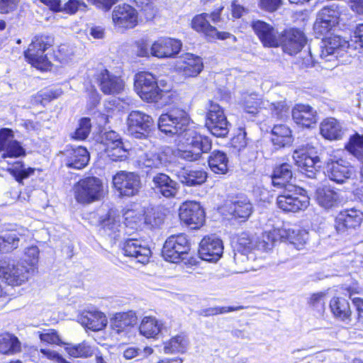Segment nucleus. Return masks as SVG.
Here are the masks:
<instances>
[{
    "label": "nucleus",
    "mask_w": 363,
    "mask_h": 363,
    "mask_svg": "<svg viewBox=\"0 0 363 363\" xmlns=\"http://www.w3.org/2000/svg\"><path fill=\"white\" fill-rule=\"evenodd\" d=\"M315 199L321 208L328 211L338 208L343 200L340 191L330 186L317 188Z\"/></svg>",
    "instance_id": "obj_21"
},
{
    "label": "nucleus",
    "mask_w": 363,
    "mask_h": 363,
    "mask_svg": "<svg viewBox=\"0 0 363 363\" xmlns=\"http://www.w3.org/2000/svg\"><path fill=\"white\" fill-rule=\"evenodd\" d=\"M153 189L155 192L162 194L166 198L175 197L178 193L177 183L168 175L158 173L152 178Z\"/></svg>",
    "instance_id": "obj_30"
},
{
    "label": "nucleus",
    "mask_w": 363,
    "mask_h": 363,
    "mask_svg": "<svg viewBox=\"0 0 363 363\" xmlns=\"http://www.w3.org/2000/svg\"><path fill=\"white\" fill-rule=\"evenodd\" d=\"M101 231L111 239L118 240L121 237V229L125 228L121 224L120 216L113 211H110L100 220Z\"/></svg>",
    "instance_id": "obj_32"
},
{
    "label": "nucleus",
    "mask_w": 363,
    "mask_h": 363,
    "mask_svg": "<svg viewBox=\"0 0 363 363\" xmlns=\"http://www.w3.org/2000/svg\"><path fill=\"white\" fill-rule=\"evenodd\" d=\"M342 13V7L338 4H333L332 5L323 8L318 13L317 16L328 20L329 22L332 23V25L337 26Z\"/></svg>",
    "instance_id": "obj_47"
},
{
    "label": "nucleus",
    "mask_w": 363,
    "mask_h": 363,
    "mask_svg": "<svg viewBox=\"0 0 363 363\" xmlns=\"http://www.w3.org/2000/svg\"><path fill=\"white\" fill-rule=\"evenodd\" d=\"M238 244L245 252L257 250V239L250 237L247 233H242L238 238Z\"/></svg>",
    "instance_id": "obj_61"
},
{
    "label": "nucleus",
    "mask_w": 363,
    "mask_h": 363,
    "mask_svg": "<svg viewBox=\"0 0 363 363\" xmlns=\"http://www.w3.org/2000/svg\"><path fill=\"white\" fill-rule=\"evenodd\" d=\"M91 121L88 118H83L79 121V127L74 133L73 138L77 140H83L86 139L91 131Z\"/></svg>",
    "instance_id": "obj_55"
},
{
    "label": "nucleus",
    "mask_w": 363,
    "mask_h": 363,
    "mask_svg": "<svg viewBox=\"0 0 363 363\" xmlns=\"http://www.w3.org/2000/svg\"><path fill=\"white\" fill-rule=\"evenodd\" d=\"M135 89L140 97L147 102L157 101L162 97L155 77L150 72H142L135 75Z\"/></svg>",
    "instance_id": "obj_10"
},
{
    "label": "nucleus",
    "mask_w": 363,
    "mask_h": 363,
    "mask_svg": "<svg viewBox=\"0 0 363 363\" xmlns=\"http://www.w3.org/2000/svg\"><path fill=\"white\" fill-rule=\"evenodd\" d=\"M306 44V38L300 30L291 28L284 30L279 37V45L284 52L294 55L299 52Z\"/></svg>",
    "instance_id": "obj_16"
},
{
    "label": "nucleus",
    "mask_w": 363,
    "mask_h": 363,
    "mask_svg": "<svg viewBox=\"0 0 363 363\" xmlns=\"http://www.w3.org/2000/svg\"><path fill=\"white\" fill-rule=\"evenodd\" d=\"M9 172L18 182L22 183L24 179L34 174L35 169L26 167L21 162H16L9 168Z\"/></svg>",
    "instance_id": "obj_49"
},
{
    "label": "nucleus",
    "mask_w": 363,
    "mask_h": 363,
    "mask_svg": "<svg viewBox=\"0 0 363 363\" xmlns=\"http://www.w3.org/2000/svg\"><path fill=\"white\" fill-rule=\"evenodd\" d=\"M322 136L330 140H340L343 135L341 124L334 118L325 119L320 125Z\"/></svg>",
    "instance_id": "obj_37"
},
{
    "label": "nucleus",
    "mask_w": 363,
    "mask_h": 363,
    "mask_svg": "<svg viewBox=\"0 0 363 363\" xmlns=\"http://www.w3.org/2000/svg\"><path fill=\"white\" fill-rule=\"evenodd\" d=\"M294 121L303 127L310 128L318 121L316 111L309 105L298 104L291 111Z\"/></svg>",
    "instance_id": "obj_29"
},
{
    "label": "nucleus",
    "mask_w": 363,
    "mask_h": 363,
    "mask_svg": "<svg viewBox=\"0 0 363 363\" xmlns=\"http://www.w3.org/2000/svg\"><path fill=\"white\" fill-rule=\"evenodd\" d=\"M179 218L192 229H198L205 222V213L199 202L186 201L179 207Z\"/></svg>",
    "instance_id": "obj_14"
},
{
    "label": "nucleus",
    "mask_w": 363,
    "mask_h": 363,
    "mask_svg": "<svg viewBox=\"0 0 363 363\" xmlns=\"http://www.w3.org/2000/svg\"><path fill=\"white\" fill-rule=\"evenodd\" d=\"M153 350L149 347H145L143 349L131 347L123 352V357L126 359H131L136 357H146L151 354Z\"/></svg>",
    "instance_id": "obj_58"
},
{
    "label": "nucleus",
    "mask_w": 363,
    "mask_h": 363,
    "mask_svg": "<svg viewBox=\"0 0 363 363\" xmlns=\"http://www.w3.org/2000/svg\"><path fill=\"white\" fill-rule=\"evenodd\" d=\"M264 100L258 99L256 94L246 96L243 100V108L246 113L255 115L259 110L263 108L262 102Z\"/></svg>",
    "instance_id": "obj_51"
},
{
    "label": "nucleus",
    "mask_w": 363,
    "mask_h": 363,
    "mask_svg": "<svg viewBox=\"0 0 363 363\" xmlns=\"http://www.w3.org/2000/svg\"><path fill=\"white\" fill-rule=\"evenodd\" d=\"M320 49V58L325 62H333V66H336V62L341 60L339 58L343 57L349 52L350 45L339 35L330 34L322 39Z\"/></svg>",
    "instance_id": "obj_5"
},
{
    "label": "nucleus",
    "mask_w": 363,
    "mask_h": 363,
    "mask_svg": "<svg viewBox=\"0 0 363 363\" xmlns=\"http://www.w3.org/2000/svg\"><path fill=\"white\" fill-rule=\"evenodd\" d=\"M252 28L264 47L277 48L279 46V35L273 26L263 21L252 22Z\"/></svg>",
    "instance_id": "obj_20"
},
{
    "label": "nucleus",
    "mask_w": 363,
    "mask_h": 363,
    "mask_svg": "<svg viewBox=\"0 0 363 363\" xmlns=\"http://www.w3.org/2000/svg\"><path fill=\"white\" fill-rule=\"evenodd\" d=\"M124 255L133 257L138 262L147 264L151 256V250L143 241L135 238L127 239L122 247Z\"/></svg>",
    "instance_id": "obj_24"
},
{
    "label": "nucleus",
    "mask_w": 363,
    "mask_h": 363,
    "mask_svg": "<svg viewBox=\"0 0 363 363\" xmlns=\"http://www.w3.org/2000/svg\"><path fill=\"white\" fill-rule=\"evenodd\" d=\"M326 174L328 178L337 184H343L354 174V169L349 162L340 159L327 163Z\"/></svg>",
    "instance_id": "obj_25"
},
{
    "label": "nucleus",
    "mask_w": 363,
    "mask_h": 363,
    "mask_svg": "<svg viewBox=\"0 0 363 363\" xmlns=\"http://www.w3.org/2000/svg\"><path fill=\"white\" fill-rule=\"evenodd\" d=\"M306 235L307 233L301 235V232L298 231L296 234L297 238H295L284 229L274 228L264 232L259 238H257V250L268 252L274 247L276 242L285 239L295 245H301L306 242V238H303Z\"/></svg>",
    "instance_id": "obj_8"
},
{
    "label": "nucleus",
    "mask_w": 363,
    "mask_h": 363,
    "mask_svg": "<svg viewBox=\"0 0 363 363\" xmlns=\"http://www.w3.org/2000/svg\"><path fill=\"white\" fill-rule=\"evenodd\" d=\"M153 123L149 115L139 111H133L127 120L128 131L135 138H143L150 132Z\"/></svg>",
    "instance_id": "obj_15"
},
{
    "label": "nucleus",
    "mask_w": 363,
    "mask_h": 363,
    "mask_svg": "<svg viewBox=\"0 0 363 363\" xmlns=\"http://www.w3.org/2000/svg\"><path fill=\"white\" fill-rule=\"evenodd\" d=\"M346 149L362 164L360 183L363 188V136L356 135L351 137L346 145Z\"/></svg>",
    "instance_id": "obj_44"
},
{
    "label": "nucleus",
    "mask_w": 363,
    "mask_h": 363,
    "mask_svg": "<svg viewBox=\"0 0 363 363\" xmlns=\"http://www.w3.org/2000/svg\"><path fill=\"white\" fill-rule=\"evenodd\" d=\"M234 261L238 265L237 273H243L252 269L250 265L249 257L244 252H237L234 255Z\"/></svg>",
    "instance_id": "obj_56"
},
{
    "label": "nucleus",
    "mask_w": 363,
    "mask_h": 363,
    "mask_svg": "<svg viewBox=\"0 0 363 363\" xmlns=\"http://www.w3.org/2000/svg\"><path fill=\"white\" fill-rule=\"evenodd\" d=\"M325 292L313 294L310 298L309 303L318 312L322 313L325 310Z\"/></svg>",
    "instance_id": "obj_60"
},
{
    "label": "nucleus",
    "mask_w": 363,
    "mask_h": 363,
    "mask_svg": "<svg viewBox=\"0 0 363 363\" xmlns=\"http://www.w3.org/2000/svg\"><path fill=\"white\" fill-rule=\"evenodd\" d=\"M138 11L127 4H119L113 10L112 21L115 26L121 28H133L138 24Z\"/></svg>",
    "instance_id": "obj_18"
},
{
    "label": "nucleus",
    "mask_w": 363,
    "mask_h": 363,
    "mask_svg": "<svg viewBox=\"0 0 363 363\" xmlns=\"http://www.w3.org/2000/svg\"><path fill=\"white\" fill-rule=\"evenodd\" d=\"M74 198L79 203H91L100 200L104 194V186L100 179L87 177L80 179L73 187Z\"/></svg>",
    "instance_id": "obj_4"
},
{
    "label": "nucleus",
    "mask_w": 363,
    "mask_h": 363,
    "mask_svg": "<svg viewBox=\"0 0 363 363\" xmlns=\"http://www.w3.org/2000/svg\"><path fill=\"white\" fill-rule=\"evenodd\" d=\"M208 165L215 174H225L228 170V157L227 155L220 150L213 151L208 157Z\"/></svg>",
    "instance_id": "obj_40"
},
{
    "label": "nucleus",
    "mask_w": 363,
    "mask_h": 363,
    "mask_svg": "<svg viewBox=\"0 0 363 363\" xmlns=\"http://www.w3.org/2000/svg\"><path fill=\"white\" fill-rule=\"evenodd\" d=\"M39 250L36 246L28 247L25 252L26 262L28 266L33 268V266L38 262Z\"/></svg>",
    "instance_id": "obj_64"
},
{
    "label": "nucleus",
    "mask_w": 363,
    "mask_h": 363,
    "mask_svg": "<svg viewBox=\"0 0 363 363\" xmlns=\"http://www.w3.org/2000/svg\"><path fill=\"white\" fill-rule=\"evenodd\" d=\"M330 308L334 316L346 323L351 321L352 311L347 300L343 298L335 297L331 299Z\"/></svg>",
    "instance_id": "obj_38"
},
{
    "label": "nucleus",
    "mask_w": 363,
    "mask_h": 363,
    "mask_svg": "<svg viewBox=\"0 0 363 363\" xmlns=\"http://www.w3.org/2000/svg\"><path fill=\"white\" fill-rule=\"evenodd\" d=\"M229 211L235 218L247 219L252 213V205L245 197H242L233 202Z\"/></svg>",
    "instance_id": "obj_43"
},
{
    "label": "nucleus",
    "mask_w": 363,
    "mask_h": 363,
    "mask_svg": "<svg viewBox=\"0 0 363 363\" xmlns=\"http://www.w3.org/2000/svg\"><path fill=\"white\" fill-rule=\"evenodd\" d=\"M158 128L167 135H178L181 138L189 130H194L188 113L183 110L162 114L158 120Z\"/></svg>",
    "instance_id": "obj_2"
},
{
    "label": "nucleus",
    "mask_w": 363,
    "mask_h": 363,
    "mask_svg": "<svg viewBox=\"0 0 363 363\" xmlns=\"http://www.w3.org/2000/svg\"><path fill=\"white\" fill-rule=\"evenodd\" d=\"M336 26V25H332V23L329 22L328 20L317 16L313 29L316 34L325 35Z\"/></svg>",
    "instance_id": "obj_57"
},
{
    "label": "nucleus",
    "mask_w": 363,
    "mask_h": 363,
    "mask_svg": "<svg viewBox=\"0 0 363 363\" xmlns=\"http://www.w3.org/2000/svg\"><path fill=\"white\" fill-rule=\"evenodd\" d=\"M157 153L160 159H162V161H161L162 166H166L168 163L172 162L174 157H177L176 150L169 146L164 147L162 150Z\"/></svg>",
    "instance_id": "obj_63"
},
{
    "label": "nucleus",
    "mask_w": 363,
    "mask_h": 363,
    "mask_svg": "<svg viewBox=\"0 0 363 363\" xmlns=\"http://www.w3.org/2000/svg\"><path fill=\"white\" fill-rule=\"evenodd\" d=\"M181 144L176 150L177 157L188 162L199 160L202 153L211 149V140L198 133L195 130H189L180 139Z\"/></svg>",
    "instance_id": "obj_1"
},
{
    "label": "nucleus",
    "mask_w": 363,
    "mask_h": 363,
    "mask_svg": "<svg viewBox=\"0 0 363 363\" xmlns=\"http://www.w3.org/2000/svg\"><path fill=\"white\" fill-rule=\"evenodd\" d=\"M292 178L291 167L287 163H284L277 167L272 177V184L274 186L286 187L289 185L287 183Z\"/></svg>",
    "instance_id": "obj_42"
},
{
    "label": "nucleus",
    "mask_w": 363,
    "mask_h": 363,
    "mask_svg": "<svg viewBox=\"0 0 363 363\" xmlns=\"http://www.w3.org/2000/svg\"><path fill=\"white\" fill-rule=\"evenodd\" d=\"M161 161L157 152H148L140 157L139 163L142 167L160 168L162 167Z\"/></svg>",
    "instance_id": "obj_53"
},
{
    "label": "nucleus",
    "mask_w": 363,
    "mask_h": 363,
    "mask_svg": "<svg viewBox=\"0 0 363 363\" xmlns=\"http://www.w3.org/2000/svg\"><path fill=\"white\" fill-rule=\"evenodd\" d=\"M295 164L306 177L315 179L319 172L320 161L318 157L309 156L304 150H296L293 153Z\"/></svg>",
    "instance_id": "obj_23"
},
{
    "label": "nucleus",
    "mask_w": 363,
    "mask_h": 363,
    "mask_svg": "<svg viewBox=\"0 0 363 363\" xmlns=\"http://www.w3.org/2000/svg\"><path fill=\"white\" fill-rule=\"evenodd\" d=\"M363 213L355 208L340 211L334 219V229L337 235L342 238L352 234L361 225Z\"/></svg>",
    "instance_id": "obj_7"
},
{
    "label": "nucleus",
    "mask_w": 363,
    "mask_h": 363,
    "mask_svg": "<svg viewBox=\"0 0 363 363\" xmlns=\"http://www.w3.org/2000/svg\"><path fill=\"white\" fill-rule=\"evenodd\" d=\"M206 126L212 135L225 138L229 133L230 123L220 106L209 101L206 117Z\"/></svg>",
    "instance_id": "obj_9"
},
{
    "label": "nucleus",
    "mask_w": 363,
    "mask_h": 363,
    "mask_svg": "<svg viewBox=\"0 0 363 363\" xmlns=\"http://www.w3.org/2000/svg\"><path fill=\"white\" fill-rule=\"evenodd\" d=\"M176 67L184 76L191 77L197 76L203 66L201 57L191 53H186L177 60Z\"/></svg>",
    "instance_id": "obj_28"
},
{
    "label": "nucleus",
    "mask_w": 363,
    "mask_h": 363,
    "mask_svg": "<svg viewBox=\"0 0 363 363\" xmlns=\"http://www.w3.org/2000/svg\"><path fill=\"white\" fill-rule=\"evenodd\" d=\"M20 350L18 338L9 333L0 335V352L2 354L15 353Z\"/></svg>",
    "instance_id": "obj_46"
},
{
    "label": "nucleus",
    "mask_w": 363,
    "mask_h": 363,
    "mask_svg": "<svg viewBox=\"0 0 363 363\" xmlns=\"http://www.w3.org/2000/svg\"><path fill=\"white\" fill-rule=\"evenodd\" d=\"M294 186L289 185L277 199V206L284 211L297 212L304 211L309 205V198L298 194Z\"/></svg>",
    "instance_id": "obj_12"
},
{
    "label": "nucleus",
    "mask_w": 363,
    "mask_h": 363,
    "mask_svg": "<svg viewBox=\"0 0 363 363\" xmlns=\"http://www.w3.org/2000/svg\"><path fill=\"white\" fill-rule=\"evenodd\" d=\"M263 108L269 109L272 116L279 118L284 119L288 116L289 107L287 106L285 101H280L278 102L272 103L268 100L263 101Z\"/></svg>",
    "instance_id": "obj_48"
},
{
    "label": "nucleus",
    "mask_w": 363,
    "mask_h": 363,
    "mask_svg": "<svg viewBox=\"0 0 363 363\" xmlns=\"http://www.w3.org/2000/svg\"><path fill=\"white\" fill-rule=\"evenodd\" d=\"M138 323L136 313L133 311L117 313L111 319V326L118 334L128 333Z\"/></svg>",
    "instance_id": "obj_31"
},
{
    "label": "nucleus",
    "mask_w": 363,
    "mask_h": 363,
    "mask_svg": "<svg viewBox=\"0 0 363 363\" xmlns=\"http://www.w3.org/2000/svg\"><path fill=\"white\" fill-rule=\"evenodd\" d=\"M189 250L190 245L186 235L184 234L174 235L169 237L165 241L162 255L165 260L178 263L185 259Z\"/></svg>",
    "instance_id": "obj_11"
},
{
    "label": "nucleus",
    "mask_w": 363,
    "mask_h": 363,
    "mask_svg": "<svg viewBox=\"0 0 363 363\" xmlns=\"http://www.w3.org/2000/svg\"><path fill=\"white\" fill-rule=\"evenodd\" d=\"M96 80L101 91L105 94H118L125 87L123 80L107 69H103L96 74Z\"/></svg>",
    "instance_id": "obj_26"
},
{
    "label": "nucleus",
    "mask_w": 363,
    "mask_h": 363,
    "mask_svg": "<svg viewBox=\"0 0 363 363\" xmlns=\"http://www.w3.org/2000/svg\"><path fill=\"white\" fill-rule=\"evenodd\" d=\"M65 350L69 356L75 358H87L94 352V348L86 341L78 344H67Z\"/></svg>",
    "instance_id": "obj_45"
},
{
    "label": "nucleus",
    "mask_w": 363,
    "mask_h": 363,
    "mask_svg": "<svg viewBox=\"0 0 363 363\" xmlns=\"http://www.w3.org/2000/svg\"><path fill=\"white\" fill-rule=\"evenodd\" d=\"M101 143L106 147L108 156L113 161L123 160L127 157V149L121 137L113 130L105 132L101 136Z\"/></svg>",
    "instance_id": "obj_17"
},
{
    "label": "nucleus",
    "mask_w": 363,
    "mask_h": 363,
    "mask_svg": "<svg viewBox=\"0 0 363 363\" xmlns=\"http://www.w3.org/2000/svg\"><path fill=\"white\" fill-rule=\"evenodd\" d=\"M140 333L147 338L156 337L160 333H167V327L153 316L144 317L139 326Z\"/></svg>",
    "instance_id": "obj_35"
},
{
    "label": "nucleus",
    "mask_w": 363,
    "mask_h": 363,
    "mask_svg": "<svg viewBox=\"0 0 363 363\" xmlns=\"http://www.w3.org/2000/svg\"><path fill=\"white\" fill-rule=\"evenodd\" d=\"M124 227L132 230H136L140 227L143 220V215L134 210H128L123 214Z\"/></svg>",
    "instance_id": "obj_52"
},
{
    "label": "nucleus",
    "mask_w": 363,
    "mask_h": 363,
    "mask_svg": "<svg viewBox=\"0 0 363 363\" xmlns=\"http://www.w3.org/2000/svg\"><path fill=\"white\" fill-rule=\"evenodd\" d=\"M246 132L245 130L239 129L238 134L232 138V145L240 151L247 145V139L246 138Z\"/></svg>",
    "instance_id": "obj_62"
},
{
    "label": "nucleus",
    "mask_w": 363,
    "mask_h": 363,
    "mask_svg": "<svg viewBox=\"0 0 363 363\" xmlns=\"http://www.w3.org/2000/svg\"><path fill=\"white\" fill-rule=\"evenodd\" d=\"M180 40L171 38H160L150 48V53L158 58H170L177 55L182 49Z\"/></svg>",
    "instance_id": "obj_22"
},
{
    "label": "nucleus",
    "mask_w": 363,
    "mask_h": 363,
    "mask_svg": "<svg viewBox=\"0 0 363 363\" xmlns=\"http://www.w3.org/2000/svg\"><path fill=\"white\" fill-rule=\"evenodd\" d=\"M0 152H2V157H17L25 155V150L21 143L16 140H13L6 147H3Z\"/></svg>",
    "instance_id": "obj_54"
},
{
    "label": "nucleus",
    "mask_w": 363,
    "mask_h": 363,
    "mask_svg": "<svg viewBox=\"0 0 363 363\" xmlns=\"http://www.w3.org/2000/svg\"><path fill=\"white\" fill-rule=\"evenodd\" d=\"M52 43L53 39L50 36L36 35L27 50L24 52V56L33 67L40 70H45L49 67L50 62L45 52L52 46Z\"/></svg>",
    "instance_id": "obj_3"
},
{
    "label": "nucleus",
    "mask_w": 363,
    "mask_h": 363,
    "mask_svg": "<svg viewBox=\"0 0 363 363\" xmlns=\"http://www.w3.org/2000/svg\"><path fill=\"white\" fill-rule=\"evenodd\" d=\"M208 17L209 14L206 13L196 16L191 21L192 28L198 32L204 33L209 40H225L233 36L228 32H218L215 27L210 25Z\"/></svg>",
    "instance_id": "obj_27"
},
{
    "label": "nucleus",
    "mask_w": 363,
    "mask_h": 363,
    "mask_svg": "<svg viewBox=\"0 0 363 363\" xmlns=\"http://www.w3.org/2000/svg\"><path fill=\"white\" fill-rule=\"evenodd\" d=\"M20 238L16 232H10L0 236V252H8L18 247Z\"/></svg>",
    "instance_id": "obj_50"
},
{
    "label": "nucleus",
    "mask_w": 363,
    "mask_h": 363,
    "mask_svg": "<svg viewBox=\"0 0 363 363\" xmlns=\"http://www.w3.org/2000/svg\"><path fill=\"white\" fill-rule=\"evenodd\" d=\"M66 155L67 166L77 169L84 168L90 160L89 152L82 146L67 150Z\"/></svg>",
    "instance_id": "obj_36"
},
{
    "label": "nucleus",
    "mask_w": 363,
    "mask_h": 363,
    "mask_svg": "<svg viewBox=\"0 0 363 363\" xmlns=\"http://www.w3.org/2000/svg\"><path fill=\"white\" fill-rule=\"evenodd\" d=\"M189 345L187 335L181 333L164 342V352L166 354L184 353L187 350Z\"/></svg>",
    "instance_id": "obj_41"
},
{
    "label": "nucleus",
    "mask_w": 363,
    "mask_h": 363,
    "mask_svg": "<svg viewBox=\"0 0 363 363\" xmlns=\"http://www.w3.org/2000/svg\"><path fill=\"white\" fill-rule=\"evenodd\" d=\"M78 320L82 325L94 331L104 329L107 324V318L104 313L95 310L82 312Z\"/></svg>",
    "instance_id": "obj_34"
},
{
    "label": "nucleus",
    "mask_w": 363,
    "mask_h": 363,
    "mask_svg": "<svg viewBox=\"0 0 363 363\" xmlns=\"http://www.w3.org/2000/svg\"><path fill=\"white\" fill-rule=\"evenodd\" d=\"M272 142L277 148L289 145L293 141L291 130L283 124L276 125L272 130Z\"/></svg>",
    "instance_id": "obj_39"
},
{
    "label": "nucleus",
    "mask_w": 363,
    "mask_h": 363,
    "mask_svg": "<svg viewBox=\"0 0 363 363\" xmlns=\"http://www.w3.org/2000/svg\"><path fill=\"white\" fill-rule=\"evenodd\" d=\"M34 269L9 259H0V277L9 285L19 286L26 282Z\"/></svg>",
    "instance_id": "obj_6"
},
{
    "label": "nucleus",
    "mask_w": 363,
    "mask_h": 363,
    "mask_svg": "<svg viewBox=\"0 0 363 363\" xmlns=\"http://www.w3.org/2000/svg\"><path fill=\"white\" fill-rule=\"evenodd\" d=\"M223 252V244L220 239L215 236L203 238L199 245L200 257L210 262H216Z\"/></svg>",
    "instance_id": "obj_19"
},
{
    "label": "nucleus",
    "mask_w": 363,
    "mask_h": 363,
    "mask_svg": "<svg viewBox=\"0 0 363 363\" xmlns=\"http://www.w3.org/2000/svg\"><path fill=\"white\" fill-rule=\"evenodd\" d=\"M115 189L122 196H133L141 188L140 176L132 172L119 171L112 179Z\"/></svg>",
    "instance_id": "obj_13"
},
{
    "label": "nucleus",
    "mask_w": 363,
    "mask_h": 363,
    "mask_svg": "<svg viewBox=\"0 0 363 363\" xmlns=\"http://www.w3.org/2000/svg\"><path fill=\"white\" fill-rule=\"evenodd\" d=\"M177 177L182 184L187 186H196L206 181L208 174L201 169L182 168L177 172Z\"/></svg>",
    "instance_id": "obj_33"
},
{
    "label": "nucleus",
    "mask_w": 363,
    "mask_h": 363,
    "mask_svg": "<svg viewBox=\"0 0 363 363\" xmlns=\"http://www.w3.org/2000/svg\"><path fill=\"white\" fill-rule=\"evenodd\" d=\"M86 9V4L81 0H69L64 6L62 7L61 11H65L68 14H74L78 11H84Z\"/></svg>",
    "instance_id": "obj_59"
}]
</instances>
